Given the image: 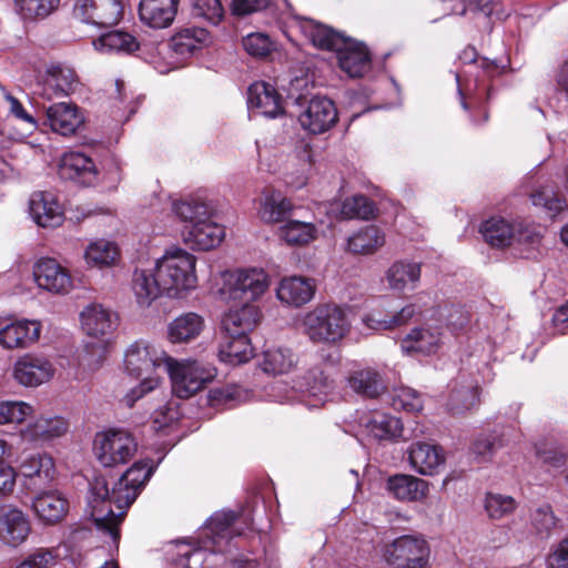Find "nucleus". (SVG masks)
<instances>
[{
	"label": "nucleus",
	"instance_id": "obj_1",
	"mask_svg": "<svg viewBox=\"0 0 568 568\" xmlns=\"http://www.w3.org/2000/svg\"><path fill=\"white\" fill-rule=\"evenodd\" d=\"M155 467L149 459L135 462L110 488L104 477H95L87 496V511L95 528L108 535L116 546L120 525Z\"/></svg>",
	"mask_w": 568,
	"mask_h": 568
},
{
	"label": "nucleus",
	"instance_id": "obj_2",
	"mask_svg": "<svg viewBox=\"0 0 568 568\" xmlns=\"http://www.w3.org/2000/svg\"><path fill=\"white\" fill-rule=\"evenodd\" d=\"M237 515L232 510L214 513L197 530L193 544L176 541L166 550V556L175 565L184 568H205V562L215 554H229L234 538L242 535L235 527Z\"/></svg>",
	"mask_w": 568,
	"mask_h": 568
},
{
	"label": "nucleus",
	"instance_id": "obj_3",
	"mask_svg": "<svg viewBox=\"0 0 568 568\" xmlns=\"http://www.w3.org/2000/svg\"><path fill=\"white\" fill-rule=\"evenodd\" d=\"M169 356L159 346L144 341H135L124 351L123 366L128 375L141 379L124 396V402L132 407L145 394L159 387Z\"/></svg>",
	"mask_w": 568,
	"mask_h": 568
},
{
	"label": "nucleus",
	"instance_id": "obj_4",
	"mask_svg": "<svg viewBox=\"0 0 568 568\" xmlns=\"http://www.w3.org/2000/svg\"><path fill=\"white\" fill-rule=\"evenodd\" d=\"M264 293V286H221L214 294L230 304L222 318V329L230 336H247L261 321V312L253 303Z\"/></svg>",
	"mask_w": 568,
	"mask_h": 568
},
{
	"label": "nucleus",
	"instance_id": "obj_5",
	"mask_svg": "<svg viewBox=\"0 0 568 568\" xmlns=\"http://www.w3.org/2000/svg\"><path fill=\"white\" fill-rule=\"evenodd\" d=\"M302 325L311 342L336 345L351 332V310L334 303L321 304L305 314Z\"/></svg>",
	"mask_w": 568,
	"mask_h": 568
},
{
	"label": "nucleus",
	"instance_id": "obj_6",
	"mask_svg": "<svg viewBox=\"0 0 568 568\" xmlns=\"http://www.w3.org/2000/svg\"><path fill=\"white\" fill-rule=\"evenodd\" d=\"M195 281V258L181 248L168 251L153 270L134 272V284H191Z\"/></svg>",
	"mask_w": 568,
	"mask_h": 568
},
{
	"label": "nucleus",
	"instance_id": "obj_7",
	"mask_svg": "<svg viewBox=\"0 0 568 568\" xmlns=\"http://www.w3.org/2000/svg\"><path fill=\"white\" fill-rule=\"evenodd\" d=\"M165 372L170 375L172 392L179 398L192 397L216 375V368L210 363L197 359L176 361L170 356Z\"/></svg>",
	"mask_w": 568,
	"mask_h": 568
},
{
	"label": "nucleus",
	"instance_id": "obj_8",
	"mask_svg": "<svg viewBox=\"0 0 568 568\" xmlns=\"http://www.w3.org/2000/svg\"><path fill=\"white\" fill-rule=\"evenodd\" d=\"M136 450L138 443L128 430L111 428L95 435L94 453L104 467L126 464Z\"/></svg>",
	"mask_w": 568,
	"mask_h": 568
},
{
	"label": "nucleus",
	"instance_id": "obj_9",
	"mask_svg": "<svg viewBox=\"0 0 568 568\" xmlns=\"http://www.w3.org/2000/svg\"><path fill=\"white\" fill-rule=\"evenodd\" d=\"M55 374L53 362L41 353L24 354L14 362L12 376L24 387H38L50 382Z\"/></svg>",
	"mask_w": 568,
	"mask_h": 568
},
{
	"label": "nucleus",
	"instance_id": "obj_10",
	"mask_svg": "<svg viewBox=\"0 0 568 568\" xmlns=\"http://www.w3.org/2000/svg\"><path fill=\"white\" fill-rule=\"evenodd\" d=\"M430 547L422 536L393 538V568H429Z\"/></svg>",
	"mask_w": 568,
	"mask_h": 568
},
{
	"label": "nucleus",
	"instance_id": "obj_11",
	"mask_svg": "<svg viewBox=\"0 0 568 568\" xmlns=\"http://www.w3.org/2000/svg\"><path fill=\"white\" fill-rule=\"evenodd\" d=\"M80 324L85 335L105 339L103 349L106 348L109 337L118 329L120 317L116 312L100 303H90L80 312Z\"/></svg>",
	"mask_w": 568,
	"mask_h": 568
},
{
	"label": "nucleus",
	"instance_id": "obj_12",
	"mask_svg": "<svg viewBox=\"0 0 568 568\" xmlns=\"http://www.w3.org/2000/svg\"><path fill=\"white\" fill-rule=\"evenodd\" d=\"M123 13L121 0H75L73 16L84 23L98 27L116 24Z\"/></svg>",
	"mask_w": 568,
	"mask_h": 568
},
{
	"label": "nucleus",
	"instance_id": "obj_13",
	"mask_svg": "<svg viewBox=\"0 0 568 568\" xmlns=\"http://www.w3.org/2000/svg\"><path fill=\"white\" fill-rule=\"evenodd\" d=\"M337 119L338 113L334 102L320 95L312 98L298 115L301 126L312 134L327 132L336 124Z\"/></svg>",
	"mask_w": 568,
	"mask_h": 568
},
{
	"label": "nucleus",
	"instance_id": "obj_14",
	"mask_svg": "<svg viewBox=\"0 0 568 568\" xmlns=\"http://www.w3.org/2000/svg\"><path fill=\"white\" fill-rule=\"evenodd\" d=\"M310 376H304L302 381H294L288 387L285 383H275L271 386L270 395L278 403H293L298 400L304 394L318 396L324 394L328 387L327 378L318 368L310 371Z\"/></svg>",
	"mask_w": 568,
	"mask_h": 568
},
{
	"label": "nucleus",
	"instance_id": "obj_15",
	"mask_svg": "<svg viewBox=\"0 0 568 568\" xmlns=\"http://www.w3.org/2000/svg\"><path fill=\"white\" fill-rule=\"evenodd\" d=\"M31 508L40 523L53 526L61 523L68 515L70 501L58 489H38Z\"/></svg>",
	"mask_w": 568,
	"mask_h": 568
},
{
	"label": "nucleus",
	"instance_id": "obj_16",
	"mask_svg": "<svg viewBox=\"0 0 568 568\" xmlns=\"http://www.w3.org/2000/svg\"><path fill=\"white\" fill-rule=\"evenodd\" d=\"M410 467L423 476H434L440 471L446 462L444 449L433 443L415 442L407 450Z\"/></svg>",
	"mask_w": 568,
	"mask_h": 568
},
{
	"label": "nucleus",
	"instance_id": "obj_17",
	"mask_svg": "<svg viewBox=\"0 0 568 568\" xmlns=\"http://www.w3.org/2000/svg\"><path fill=\"white\" fill-rule=\"evenodd\" d=\"M31 532L29 516L21 509L6 505L0 507V540L17 547L23 544Z\"/></svg>",
	"mask_w": 568,
	"mask_h": 568
},
{
	"label": "nucleus",
	"instance_id": "obj_18",
	"mask_svg": "<svg viewBox=\"0 0 568 568\" xmlns=\"http://www.w3.org/2000/svg\"><path fill=\"white\" fill-rule=\"evenodd\" d=\"M221 280L223 284H310L306 277L293 275L277 278L257 266L225 270L221 272Z\"/></svg>",
	"mask_w": 568,
	"mask_h": 568
},
{
	"label": "nucleus",
	"instance_id": "obj_19",
	"mask_svg": "<svg viewBox=\"0 0 568 568\" xmlns=\"http://www.w3.org/2000/svg\"><path fill=\"white\" fill-rule=\"evenodd\" d=\"M42 325L36 320H18L0 328V345L4 349L28 348L40 338Z\"/></svg>",
	"mask_w": 568,
	"mask_h": 568
},
{
	"label": "nucleus",
	"instance_id": "obj_20",
	"mask_svg": "<svg viewBox=\"0 0 568 568\" xmlns=\"http://www.w3.org/2000/svg\"><path fill=\"white\" fill-rule=\"evenodd\" d=\"M69 428L68 422L58 415H41L21 430L24 440L43 445L63 436Z\"/></svg>",
	"mask_w": 568,
	"mask_h": 568
},
{
	"label": "nucleus",
	"instance_id": "obj_21",
	"mask_svg": "<svg viewBox=\"0 0 568 568\" xmlns=\"http://www.w3.org/2000/svg\"><path fill=\"white\" fill-rule=\"evenodd\" d=\"M341 69L351 78H361L371 69V54L362 42L347 38L335 51Z\"/></svg>",
	"mask_w": 568,
	"mask_h": 568
},
{
	"label": "nucleus",
	"instance_id": "obj_22",
	"mask_svg": "<svg viewBox=\"0 0 568 568\" xmlns=\"http://www.w3.org/2000/svg\"><path fill=\"white\" fill-rule=\"evenodd\" d=\"M302 33L313 43L314 47L336 51L345 45L347 37L336 32L326 24L303 16H294Z\"/></svg>",
	"mask_w": 568,
	"mask_h": 568
},
{
	"label": "nucleus",
	"instance_id": "obj_23",
	"mask_svg": "<svg viewBox=\"0 0 568 568\" xmlns=\"http://www.w3.org/2000/svg\"><path fill=\"white\" fill-rule=\"evenodd\" d=\"M30 213L42 227H57L63 222V210L51 192H36L30 199Z\"/></svg>",
	"mask_w": 568,
	"mask_h": 568
},
{
	"label": "nucleus",
	"instance_id": "obj_24",
	"mask_svg": "<svg viewBox=\"0 0 568 568\" xmlns=\"http://www.w3.org/2000/svg\"><path fill=\"white\" fill-rule=\"evenodd\" d=\"M47 123L52 131L69 136L77 132L84 119L78 106L72 103L59 102L47 108Z\"/></svg>",
	"mask_w": 568,
	"mask_h": 568
},
{
	"label": "nucleus",
	"instance_id": "obj_25",
	"mask_svg": "<svg viewBox=\"0 0 568 568\" xmlns=\"http://www.w3.org/2000/svg\"><path fill=\"white\" fill-rule=\"evenodd\" d=\"M180 0H141V21L154 29L168 28L174 21Z\"/></svg>",
	"mask_w": 568,
	"mask_h": 568
},
{
	"label": "nucleus",
	"instance_id": "obj_26",
	"mask_svg": "<svg viewBox=\"0 0 568 568\" xmlns=\"http://www.w3.org/2000/svg\"><path fill=\"white\" fill-rule=\"evenodd\" d=\"M247 105L250 110L266 118H276L283 112L280 95L271 84L265 82H255L250 85Z\"/></svg>",
	"mask_w": 568,
	"mask_h": 568
},
{
	"label": "nucleus",
	"instance_id": "obj_27",
	"mask_svg": "<svg viewBox=\"0 0 568 568\" xmlns=\"http://www.w3.org/2000/svg\"><path fill=\"white\" fill-rule=\"evenodd\" d=\"M347 384L353 392L365 398H377L387 389L384 376L373 367L352 371Z\"/></svg>",
	"mask_w": 568,
	"mask_h": 568
},
{
	"label": "nucleus",
	"instance_id": "obj_28",
	"mask_svg": "<svg viewBox=\"0 0 568 568\" xmlns=\"http://www.w3.org/2000/svg\"><path fill=\"white\" fill-rule=\"evenodd\" d=\"M224 229L212 221V217L194 224L187 231H183V239L190 247L207 251L217 246L224 237Z\"/></svg>",
	"mask_w": 568,
	"mask_h": 568
},
{
	"label": "nucleus",
	"instance_id": "obj_29",
	"mask_svg": "<svg viewBox=\"0 0 568 568\" xmlns=\"http://www.w3.org/2000/svg\"><path fill=\"white\" fill-rule=\"evenodd\" d=\"M20 471L32 481V489H41L55 476L53 459L47 454H31L24 457L20 464Z\"/></svg>",
	"mask_w": 568,
	"mask_h": 568
},
{
	"label": "nucleus",
	"instance_id": "obj_30",
	"mask_svg": "<svg viewBox=\"0 0 568 568\" xmlns=\"http://www.w3.org/2000/svg\"><path fill=\"white\" fill-rule=\"evenodd\" d=\"M75 83L77 75L71 68L61 64L51 65L47 69L42 95L48 99L69 95L74 90Z\"/></svg>",
	"mask_w": 568,
	"mask_h": 568
},
{
	"label": "nucleus",
	"instance_id": "obj_31",
	"mask_svg": "<svg viewBox=\"0 0 568 568\" xmlns=\"http://www.w3.org/2000/svg\"><path fill=\"white\" fill-rule=\"evenodd\" d=\"M439 344L438 331L414 328L402 339L400 348L407 355H430L437 352Z\"/></svg>",
	"mask_w": 568,
	"mask_h": 568
},
{
	"label": "nucleus",
	"instance_id": "obj_32",
	"mask_svg": "<svg viewBox=\"0 0 568 568\" xmlns=\"http://www.w3.org/2000/svg\"><path fill=\"white\" fill-rule=\"evenodd\" d=\"M479 232L485 242L493 247H506L513 244L516 236L515 222L501 216H493L481 223Z\"/></svg>",
	"mask_w": 568,
	"mask_h": 568
},
{
	"label": "nucleus",
	"instance_id": "obj_33",
	"mask_svg": "<svg viewBox=\"0 0 568 568\" xmlns=\"http://www.w3.org/2000/svg\"><path fill=\"white\" fill-rule=\"evenodd\" d=\"M172 211L181 222L185 223L183 231H187L194 224L212 217L213 214V207L206 201L199 197L176 201L172 204Z\"/></svg>",
	"mask_w": 568,
	"mask_h": 568
},
{
	"label": "nucleus",
	"instance_id": "obj_34",
	"mask_svg": "<svg viewBox=\"0 0 568 568\" xmlns=\"http://www.w3.org/2000/svg\"><path fill=\"white\" fill-rule=\"evenodd\" d=\"M313 168L311 145L304 141L296 143L287 154L285 170L287 174L296 178L297 185H304Z\"/></svg>",
	"mask_w": 568,
	"mask_h": 568
},
{
	"label": "nucleus",
	"instance_id": "obj_35",
	"mask_svg": "<svg viewBox=\"0 0 568 568\" xmlns=\"http://www.w3.org/2000/svg\"><path fill=\"white\" fill-rule=\"evenodd\" d=\"M33 280L37 284H70V271L53 257H40L32 267Z\"/></svg>",
	"mask_w": 568,
	"mask_h": 568
},
{
	"label": "nucleus",
	"instance_id": "obj_36",
	"mask_svg": "<svg viewBox=\"0 0 568 568\" xmlns=\"http://www.w3.org/2000/svg\"><path fill=\"white\" fill-rule=\"evenodd\" d=\"M292 207L291 201L280 192L267 190L258 200L257 214L266 223H276L282 221Z\"/></svg>",
	"mask_w": 568,
	"mask_h": 568
},
{
	"label": "nucleus",
	"instance_id": "obj_37",
	"mask_svg": "<svg viewBox=\"0 0 568 568\" xmlns=\"http://www.w3.org/2000/svg\"><path fill=\"white\" fill-rule=\"evenodd\" d=\"M429 485L413 475L393 476V497L402 501H420L426 498Z\"/></svg>",
	"mask_w": 568,
	"mask_h": 568
},
{
	"label": "nucleus",
	"instance_id": "obj_38",
	"mask_svg": "<svg viewBox=\"0 0 568 568\" xmlns=\"http://www.w3.org/2000/svg\"><path fill=\"white\" fill-rule=\"evenodd\" d=\"M210 34L206 29L191 27L176 32L170 41L171 50L180 57H189L203 44L207 43Z\"/></svg>",
	"mask_w": 568,
	"mask_h": 568
},
{
	"label": "nucleus",
	"instance_id": "obj_39",
	"mask_svg": "<svg viewBox=\"0 0 568 568\" xmlns=\"http://www.w3.org/2000/svg\"><path fill=\"white\" fill-rule=\"evenodd\" d=\"M204 327L201 315L190 312L176 317L169 326L171 342H189L196 338Z\"/></svg>",
	"mask_w": 568,
	"mask_h": 568
},
{
	"label": "nucleus",
	"instance_id": "obj_40",
	"mask_svg": "<svg viewBox=\"0 0 568 568\" xmlns=\"http://www.w3.org/2000/svg\"><path fill=\"white\" fill-rule=\"evenodd\" d=\"M136 302L141 307H149L164 295L171 298H187L196 286H133Z\"/></svg>",
	"mask_w": 568,
	"mask_h": 568
},
{
	"label": "nucleus",
	"instance_id": "obj_41",
	"mask_svg": "<svg viewBox=\"0 0 568 568\" xmlns=\"http://www.w3.org/2000/svg\"><path fill=\"white\" fill-rule=\"evenodd\" d=\"M297 364V355L290 348L274 347L263 353L262 369L272 375L290 373Z\"/></svg>",
	"mask_w": 568,
	"mask_h": 568
},
{
	"label": "nucleus",
	"instance_id": "obj_42",
	"mask_svg": "<svg viewBox=\"0 0 568 568\" xmlns=\"http://www.w3.org/2000/svg\"><path fill=\"white\" fill-rule=\"evenodd\" d=\"M92 43L94 49L101 53H131L139 49L136 39L132 34L120 30L103 33Z\"/></svg>",
	"mask_w": 568,
	"mask_h": 568
},
{
	"label": "nucleus",
	"instance_id": "obj_43",
	"mask_svg": "<svg viewBox=\"0 0 568 568\" xmlns=\"http://www.w3.org/2000/svg\"><path fill=\"white\" fill-rule=\"evenodd\" d=\"M219 357L229 365H239L252 357V346L248 336H230L221 344Z\"/></svg>",
	"mask_w": 568,
	"mask_h": 568
},
{
	"label": "nucleus",
	"instance_id": "obj_44",
	"mask_svg": "<svg viewBox=\"0 0 568 568\" xmlns=\"http://www.w3.org/2000/svg\"><path fill=\"white\" fill-rule=\"evenodd\" d=\"M59 172L64 179L75 180L94 175L95 166L91 158L81 152L70 151L62 155Z\"/></svg>",
	"mask_w": 568,
	"mask_h": 568
},
{
	"label": "nucleus",
	"instance_id": "obj_45",
	"mask_svg": "<svg viewBox=\"0 0 568 568\" xmlns=\"http://www.w3.org/2000/svg\"><path fill=\"white\" fill-rule=\"evenodd\" d=\"M278 236L288 245H306L317 237L313 223L291 220L278 229Z\"/></svg>",
	"mask_w": 568,
	"mask_h": 568
},
{
	"label": "nucleus",
	"instance_id": "obj_46",
	"mask_svg": "<svg viewBox=\"0 0 568 568\" xmlns=\"http://www.w3.org/2000/svg\"><path fill=\"white\" fill-rule=\"evenodd\" d=\"M479 397L478 386L468 379L457 382L449 397V407L455 413L473 408Z\"/></svg>",
	"mask_w": 568,
	"mask_h": 568
},
{
	"label": "nucleus",
	"instance_id": "obj_47",
	"mask_svg": "<svg viewBox=\"0 0 568 568\" xmlns=\"http://www.w3.org/2000/svg\"><path fill=\"white\" fill-rule=\"evenodd\" d=\"M119 255L116 244L105 240L90 243L84 253L87 263L98 267L112 265L119 258Z\"/></svg>",
	"mask_w": 568,
	"mask_h": 568
},
{
	"label": "nucleus",
	"instance_id": "obj_48",
	"mask_svg": "<svg viewBox=\"0 0 568 568\" xmlns=\"http://www.w3.org/2000/svg\"><path fill=\"white\" fill-rule=\"evenodd\" d=\"M383 244L384 236L381 235L379 230L376 226L369 225L348 239L347 250L357 254H368Z\"/></svg>",
	"mask_w": 568,
	"mask_h": 568
},
{
	"label": "nucleus",
	"instance_id": "obj_49",
	"mask_svg": "<svg viewBox=\"0 0 568 568\" xmlns=\"http://www.w3.org/2000/svg\"><path fill=\"white\" fill-rule=\"evenodd\" d=\"M375 205L367 196L356 194L351 197H346L338 205V216L341 219H362L368 220L374 216Z\"/></svg>",
	"mask_w": 568,
	"mask_h": 568
},
{
	"label": "nucleus",
	"instance_id": "obj_50",
	"mask_svg": "<svg viewBox=\"0 0 568 568\" xmlns=\"http://www.w3.org/2000/svg\"><path fill=\"white\" fill-rule=\"evenodd\" d=\"M485 510L490 519H503L517 508V501L509 495L487 493L484 500Z\"/></svg>",
	"mask_w": 568,
	"mask_h": 568
},
{
	"label": "nucleus",
	"instance_id": "obj_51",
	"mask_svg": "<svg viewBox=\"0 0 568 568\" xmlns=\"http://www.w3.org/2000/svg\"><path fill=\"white\" fill-rule=\"evenodd\" d=\"M275 294L283 305L301 307L314 298L315 286H276Z\"/></svg>",
	"mask_w": 568,
	"mask_h": 568
},
{
	"label": "nucleus",
	"instance_id": "obj_52",
	"mask_svg": "<svg viewBox=\"0 0 568 568\" xmlns=\"http://www.w3.org/2000/svg\"><path fill=\"white\" fill-rule=\"evenodd\" d=\"M60 0H16V7L23 19L45 18L59 6Z\"/></svg>",
	"mask_w": 568,
	"mask_h": 568
},
{
	"label": "nucleus",
	"instance_id": "obj_53",
	"mask_svg": "<svg viewBox=\"0 0 568 568\" xmlns=\"http://www.w3.org/2000/svg\"><path fill=\"white\" fill-rule=\"evenodd\" d=\"M468 11L474 13L479 12L486 18H495L496 20H504L509 16V12L504 9L500 2L490 0L469 1L467 4L464 3L459 11L454 10L455 13L460 16H465Z\"/></svg>",
	"mask_w": 568,
	"mask_h": 568
},
{
	"label": "nucleus",
	"instance_id": "obj_54",
	"mask_svg": "<svg viewBox=\"0 0 568 568\" xmlns=\"http://www.w3.org/2000/svg\"><path fill=\"white\" fill-rule=\"evenodd\" d=\"M33 414V407L20 400H0V424H20Z\"/></svg>",
	"mask_w": 568,
	"mask_h": 568
},
{
	"label": "nucleus",
	"instance_id": "obj_55",
	"mask_svg": "<svg viewBox=\"0 0 568 568\" xmlns=\"http://www.w3.org/2000/svg\"><path fill=\"white\" fill-rule=\"evenodd\" d=\"M531 201L535 206L545 209L549 214L556 215L564 211L566 202L559 197L551 187H541L531 194Z\"/></svg>",
	"mask_w": 568,
	"mask_h": 568
},
{
	"label": "nucleus",
	"instance_id": "obj_56",
	"mask_svg": "<svg viewBox=\"0 0 568 568\" xmlns=\"http://www.w3.org/2000/svg\"><path fill=\"white\" fill-rule=\"evenodd\" d=\"M9 453V445L0 438V497L10 495L16 486L17 473L6 463L4 456Z\"/></svg>",
	"mask_w": 568,
	"mask_h": 568
},
{
	"label": "nucleus",
	"instance_id": "obj_57",
	"mask_svg": "<svg viewBox=\"0 0 568 568\" xmlns=\"http://www.w3.org/2000/svg\"><path fill=\"white\" fill-rule=\"evenodd\" d=\"M530 520L536 532L545 536L551 532L558 521L549 505H542L532 510Z\"/></svg>",
	"mask_w": 568,
	"mask_h": 568
},
{
	"label": "nucleus",
	"instance_id": "obj_58",
	"mask_svg": "<svg viewBox=\"0 0 568 568\" xmlns=\"http://www.w3.org/2000/svg\"><path fill=\"white\" fill-rule=\"evenodd\" d=\"M423 407L420 397L408 387L393 390V409H403L408 413L419 412Z\"/></svg>",
	"mask_w": 568,
	"mask_h": 568
},
{
	"label": "nucleus",
	"instance_id": "obj_59",
	"mask_svg": "<svg viewBox=\"0 0 568 568\" xmlns=\"http://www.w3.org/2000/svg\"><path fill=\"white\" fill-rule=\"evenodd\" d=\"M193 14L203 18L212 24H217L224 14L220 0H193Z\"/></svg>",
	"mask_w": 568,
	"mask_h": 568
},
{
	"label": "nucleus",
	"instance_id": "obj_60",
	"mask_svg": "<svg viewBox=\"0 0 568 568\" xmlns=\"http://www.w3.org/2000/svg\"><path fill=\"white\" fill-rule=\"evenodd\" d=\"M209 403L211 406H233L242 397V389L236 385H224L212 388L209 392Z\"/></svg>",
	"mask_w": 568,
	"mask_h": 568
},
{
	"label": "nucleus",
	"instance_id": "obj_61",
	"mask_svg": "<svg viewBox=\"0 0 568 568\" xmlns=\"http://www.w3.org/2000/svg\"><path fill=\"white\" fill-rule=\"evenodd\" d=\"M243 47L245 51L253 57H266L273 49V42L265 33H250L243 38Z\"/></svg>",
	"mask_w": 568,
	"mask_h": 568
},
{
	"label": "nucleus",
	"instance_id": "obj_62",
	"mask_svg": "<svg viewBox=\"0 0 568 568\" xmlns=\"http://www.w3.org/2000/svg\"><path fill=\"white\" fill-rule=\"evenodd\" d=\"M58 558L53 548H39L30 554L17 568H49Z\"/></svg>",
	"mask_w": 568,
	"mask_h": 568
},
{
	"label": "nucleus",
	"instance_id": "obj_63",
	"mask_svg": "<svg viewBox=\"0 0 568 568\" xmlns=\"http://www.w3.org/2000/svg\"><path fill=\"white\" fill-rule=\"evenodd\" d=\"M366 429L376 440H387L390 435V418L386 414L375 413L367 422Z\"/></svg>",
	"mask_w": 568,
	"mask_h": 568
},
{
	"label": "nucleus",
	"instance_id": "obj_64",
	"mask_svg": "<svg viewBox=\"0 0 568 568\" xmlns=\"http://www.w3.org/2000/svg\"><path fill=\"white\" fill-rule=\"evenodd\" d=\"M547 562L550 568H568V537L554 546Z\"/></svg>",
	"mask_w": 568,
	"mask_h": 568
}]
</instances>
